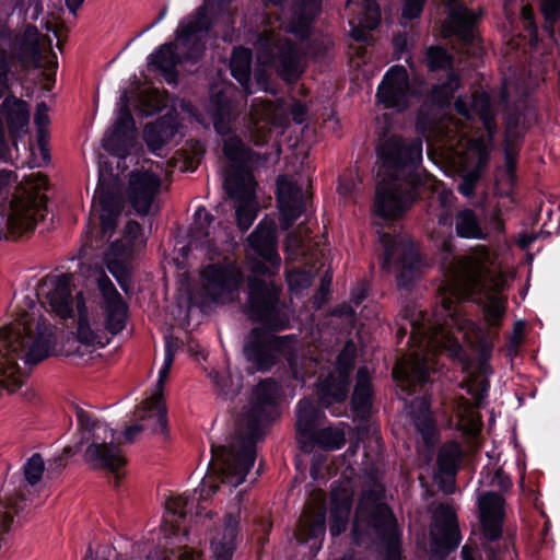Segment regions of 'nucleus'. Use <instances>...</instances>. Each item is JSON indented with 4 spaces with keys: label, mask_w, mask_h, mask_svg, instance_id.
Here are the masks:
<instances>
[{
    "label": "nucleus",
    "mask_w": 560,
    "mask_h": 560,
    "mask_svg": "<svg viewBox=\"0 0 560 560\" xmlns=\"http://www.w3.org/2000/svg\"><path fill=\"white\" fill-rule=\"evenodd\" d=\"M281 386L273 378L260 381L252 390L243 413V432L230 445L211 444L207 475L220 483L240 486L256 460V444L264 429L280 418Z\"/></svg>",
    "instance_id": "nucleus-1"
},
{
    "label": "nucleus",
    "mask_w": 560,
    "mask_h": 560,
    "mask_svg": "<svg viewBox=\"0 0 560 560\" xmlns=\"http://www.w3.org/2000/svg\"><path fill=\"white\" fill-rule=\"evenodd\" d=\"M54 347V336L45 319L35 322L26 311L19 313L15 320L0 328V387L9 392L20 389L27 374L18 359L35 366L52 353Z\"/></svg>",
    "instance_id": "nucleus-2"
},
{
    "label": "nucleus",
    "mask_w": 560,
    "mask_h": 560,
    "mask_svg": "<svg viewBox=\"0 0 560 560\" xmlns=\"http://www.w3.org/2000/svg\"><path fill=\"white\" fill-rule=\"evenodd\" d=\"M353 544L377 541L384 560H402V530L393 509L385 502V487L375 476L362 488L351 528Z\"/></svg>",
    "instance_id": "nucleus-3"
},
{
    "label": "nucleus",
    "mask_w": 560,
    "mask_h": 560,
    "mask_svg": "<svg viewBox=\"0 0 560 560\" xmlns=\"http://www.w3.org/2000/svg\"><path fill=\"white\" fill-rule=\"evenodd\" d=\"M93 208H97L102 237H112L126 201L141 218L150 213L152 203L160 191L162 177H97Z\"/></svg>",
    "instance_id": "nucleus-4"
},
{
    "label": "nucleus",
    "mask_w": 560,
    "mask_h": 560,
    "mask_svg": "<svg viewBox=\"0 0 560 560\" xmlns=\"http://www.w3.org/2000/svg\"><path fill=\"white\" fill-rule=\"evenodd\" d=\"M209 10L207 3L198 7L179 22L175 31V42L160 45L148 56L149 66L158 70L168 84L177 83L179 63L197 62L203 57L207 36L213 27Z\"/></svg>",
    "instance_id": "nucleus-5"
},
{
    "label": "nucleus",
    "mask_w": 560,
    "mask_h": 560,
    "mask_svg": "<svg viewBox=\"0 0 560 560\" xmlns=\"http://www.w3.org/2000/svg\"><path fill=\"white\" fill-rule=\"evenodd\" d=\"M0 177V215L7 218V225L18 236L33 232L47 211V197L40 186L49 177Z\"/></svg>",
    "instance_id": "nucleus-6"
},
{
    "label": "nucleus",
    "mask_w": 560,
    "mask_h": 560,
    "mask_svg": "<svg viewBox=\"0 0 560 560\" xmlns=\"http://www.w3.org/2000/svg\"><path fill=\"white\" fill-rule=\"evenodd\" d=\"M74 412L81 433L75 445L81 447L84 442H90L84 453L85 463L93 469L112 472L118 483L122 477L120 468L127 464V459L120 447L113 442L114 431L78 405L74 406Z\"/></svg>",
    "instance_id": "nucleus-7"
},
{
    "label": "nucleus",
    "mask_w": 560,
    "mask_h": 560,
    "mask_svg": "<svg viewBox=\"0 0 560 560\" xmlns=\"http://www.w3.org/2000/svg\"><path fill=\"white\" fill-rule=\"evenodd\" d=\"M428 183H438V177H381L375 189V214L383 220L402 217Z\"/></svg>",
    "instance_id": "nucleus-8"
},
{
    "label": "nucleus",
    "mask_w": 560,
    "mask_h": 560,
    "mask_svg": "<svg viewBox=\"0 0 560 560\" xmlns=\"http://www.w3.org/2000/svg\"><path fill=\"white\" fill-rule=\"evenodd\" d=\"M77 339L85 346L104 348L110 342V337L118 335L126 327L128 317V304L126 302L102 305L104 318L93 317L90 320L83 294L79 292L77 294Z\"/></svg>",
    "instance_id": "nucleus-9"
},
{
    "label": "nucleus",
    "mask_w": 560,
    "mask_h": 560,
    "mask_svg": "<svg viewBox=\"0 0 560 560\" xmlns=\"http://www.w3.org/2000/svg\"><path fill=\"white\" fill-rule=\"evenodd\" d=\"M280 294L281 287L272 280L248 276L246 308L248 317L269 330L290 328V319L281 308Z\"/></svg>",
    "instance_id": "nucleus-10"
},
{
    "label": "nucleus",
    "mask_w": 560,
    "mask_h": 560,
    "mask_svg": "<svg viewBox=\"0 0 560 560\" xmlns=\"http://www.w3.org/2000/svg\"><path fill=\"white\" fill-rule=\"evenodd\" d=\"M502 101L505 104L503 109L505 127L503 140L505 175H516L521 147L526 132L537 122L538 113L526 96L510 102L508 97L503 95Z\"/></svg>",
    "instance_id": "nucleus-11"
},
{
    "label": "nucleus",
    "mask_w": 560,
    "mask_h": 560,
    "mask_svg": "<svg viewBox=\"0 0 560 560\" xmlns=\"http://www.w3.org/2000/svg\"><path fill=\"white\" fill-rule=\"evenodd\" d=\"M380 243L383 247L380 256L382 269L390 271L394 268L397 287L412 289L420 279L424 266L419 249L411 241H399L389 233H382Z\"/></svg>",
    "instance_id": "nucleus-12"
},
{
    "label": "nucleus",
    "mask_w": 560,
    "mask_h": 560,
    "mask_svg": "<svg viewBox=\"0 0 560 560\" xmlns=\"http://www.w3.org/2000/svg\"><path fill=\"white\" fill-rule=\"evenodd\" d=\"M264 326L254 327L245 337L243 353L248 363L258 372H269L278 363V354H285L295 335L277 336Z\"/></svg>",
    "instance_id": "nucleus-13"
},
{
    "label": "nucleus",
    "mask_w": 560,
    "mask_h": 560,
    "mask_svg": "<svg viewBox=\"0 0 560 560\" xmlns=\"http://www.w3.org/2000/svg\"><path fill=\"white\" fill-rule=\"evenodd\" d=\"M376 156L382 167L393 172L387 175H420L417 168L422 161V141L407 142L394 135L377 147ZM422 175L432 174L425 171Z\"/></svg>",
    "instance_id": "nucleus-14"
},
{
    "label": "nucleus",
    "mask_w": 560,
    "mask_h": 560,
    "mask_svg": "<svg viewBox=\"0 0 560 560\" xmlns=\"http://www.w3.org/2000/svg\"><path fill=\"white\" fill-rule=\"evenodd\" d=\"M471 108L478 116L486 135L478 136L468 141V153L474 163V170L464 175H482L490 161L493 140L498 131V124L491 100L487 94L476 97ZM445 175L451 174L445 173ZM457 175L463 174L458 173Z\"/></svg>",
    "instance_id": "nucleus-15"
},
{
    "label": "nucleus",
    "mask_w": 560,
    "mask_h": 560,
    "mask_svg": "<svg viewBox=\"0 0 560 560\" xmlns=\"http://www.w3.org/2000/svg\"><path fill=\"white\" fill-rule=\"evenodd\" d=\"M267 161L266 155L254 151L237 136H231L223 140L222 175H254Z\"/></svg>",
    "instance_id": "nucleus-16"
},
{
    "label": "nucleus",
    "mask_w": 560,
    "mask_h": 560,
    "mask_svg": "<svg viewBox=\"0 0 560 560\" xmlns=\"http://www.w3.org/2000/svg\"><path fill=\"white\" fill-rule=\"evenodd\" d=\"M268 57L278 77L287 84H295L302 77V52L299 45L291 38L281 36L271 38Z\"/></svg>",
    "instance_id": "nucleus-17"
},
{
    "label": "nucleus",
    "mask_w": 560,
    "mask_h": 560,
    "mask_svg": "<svg viewBox=\"0 0 560 560\" xmlns=\"http://www.w3.org/2000/svg\"><path fill=\"white\" fill-rule=\"evenodd\" d=\"M409 78L404 66L390 67L383 77L376 92V100L387 109L398 113L405 112L409 106Z\"/></svg>",
    "instance_id": "nucleus-18"
},
{
    "label": "nucleus",
    "mask_w": 560,
    "mask_h": 560,
    "mask_svg": "<svg viewBox=\"0 0 560 560\" xmlns=\"http://www.w3.org/2000/svg\"><path fill=\"white\" fill-rule=\"evenodd\" d=\"M430 374L429 359L418 353L398 361L393 369L394 381L400 390L408 396L424 389L431 382Z\"/></svg>",
    "instance_id": "nucleus-19"
},
{
    "label": "nucleus",
    "mask_w": 560,
    "mask_h": 560,
    "mask_svg": "<svg viewBox=\"0 0 560 560\" xmlns=\"http://www.w3.org/2000/svg\"><path fill=\"white\" fill-rule=\"evenodd\" d=\"M37 295L45 296L50 311L60 318L74 316L70 276H46L37 285Z\"/></svg>",
    "instance_id": "nucleus-20"
},
{
    "label": "nucleus",
    "mask_w": 560,
    "mask_h": 560,
    "mask_svg": "<svg viewBox=\"0 0 560 560\" xmlns=\"http://www.w3.org/2000/svg\"><path fill=\"white\" fill-rule=\"evenodd\" d=\"M438 533L432 535L431 551L439 560H445L460 544L462 536L454 510L442 505L435 515Z\"/></svg>",
    "instance_id": "nucleus-21"
},
{
    "label": "nucleus",
    "mask_w": 560,
    "mask_h": 560,
    "mask_svg": "<svg viewBox=\"0 0 560 560\" xmlns=\"http://www.w3.org/2000/svg\"><path fill=\"white\" fill-rule=\"evenodd\" d=\"M180 128L179 115L172 109L154 121L145 124L142 139L151 153L161 156L160 152L175 139Z\"/></svg>",
    "instance_id": "nucleus-22"
},
{
    "label": "nucleus",
    "mask_w": 560,
    "mask_h": 560,
    "mask_svg": "<svg viewBox=\"0 0 560 560\" xmlns=\"http://www.w3.org/2000/svg\"><path fill=\"white\" fill-rule=\"evenodd\" d=\"M136 131L135 118L125 109L122 117H117L113 130L104 137L103 148L112 156L118 159L117 167L129 156L135 144Z\"/></svg>",
    "instance_id": "nucleus-23"
},
{
    "label": "nucleus",
    "mask_w": 560,
    "mask_h": 560,
    "mask_svg": "<svg viewBox=\"0 0 560 560\" xmlns=\"http://www.w3.org/2000/svg\"><path fill=\"white\" fill-rule=\"evenodd\" d=\"M447 18L445 28L465 46H474L477 40L475 26L479 20L472 10L459 0H448L445 3Z\"/></svg>",
    "instance_id": "nucleus-24"
},
{
    "label": "nucleus",
    "mask_w": 560,
    "mask_h": 560,
    "mask_svg": "<svg viewBox=\"0 0 560 560\" xmlns=\"http://www.w3.org/2000/svg\"><path fill=\"white\" fill-rule=\"evenodd\" d=\"M290 177H277L276 199L281 222L290 228L305 210L303 190L300 185L289 180Z\"/></svg>",
    "instance_id": "nucleus-25"
},
{
    "label": "nucleus",
    "mask_w": 560,
    "mask_h": 560,
    "mask_svg": "<svg viewBox=\"0 0 560 560\" xmlns=\"http://www.w3.org/2000/svg\"><path fill=\"white\" fill-rule=\"evenodd\" d=\"M323 0H293L288 32L300 40H307L313 33V23L322 12Z\"/></svg>",
    "instance_id": "nucleus-26"
},
{
    "label": "nucleus",
    "mask_w": 560,
    "mask_h": 560,
    "mask_svg": "<svg viewBox=\"0 0 560 560\" xmlns=\"http://www.w3.org/2000/svg\"><path fill=\"white\" fill-rule=\"evenodd\" d=\"M208 290L219 294L236 292L244 281L242 271L233 265L210 264L203 272Z\"/></svg>",
    "instance_id": "nucleus-27"
},
{
    "label": "nucleus",
    "mask_w": 560,
    "mask_h": 560,
    "mask_svg": "<svg viewBox=\"0 0 560 560\" xmlns=\"http://www.w3.org/2000/svg\"><path fill=\"white\" fill-rule=\"evenodd\" d=\"M247 243L259 258L268 259L273 266L280 261L277 230L271 223L259 222L248 235Z\"/></svg>",
    "instance_id": "nucleus-28"
},
{
    "label": "nucleus",
    "mask_w": 560,
    "mask_h": 560,
    "mask_svg": "<svg viewBox=\"0 0 560 560\" xmlns=\"http://www.w3.org/2000/svg\"><path fill=\"white\" fill-rule=\"evenodd\" d=\"M319 405L316 406L312 400L303 398L296 405V438L300 445L311 439L314 432L319 429L325 413Z\"/></svg>",
    "instance_id": "nucleus-29"
},
{
    "label": "nucleus",
    "mask_w": 560,
    "mask_h": 560,
    "mask_svg": "<svg viewBox=\"0 0 560 560\" xmlns=\"http://www.w3.org/2000/svg\"><path fill=\"white\" fill-rule=\"evenodd\" d=\"M350 383L329 372L319 377L316 384L317 404L328 409L334 404H342L349 395Z\"/></svg>",
    "instance_id": "nucleus-30"
},
{
    "label": "nucleus",
    "mask_w": 560,
    "mask_h": 560,
    "mask_svg": "<svg viewBox=\"0 0 560 560\" xmlns=\"http://www.w3.org/2000/svg\"><path fill=\"white\" fill-rule=\"evenodd\" d=\"M234 107L235 103L228 91L221 89L211 92L207 110L218 132L222 133L230 129Z\"/></svg>",
    "instance_id": "nucleus-31"
},
{
    "label": "nucleus",
    "mask_w": 560,
    "mask_h": 560,
    "mask_svg": "<svg viewBox=\"0 0 560 560\" xmlns=\"http://www.w3.org/2000/svg\"><path fill=\"white\" fill-rule=\"evenodd\" d=\"M410 417L425 446H433L438 436V428L430 401L425 398L416 399L411 405Z\"/></svg>",
    "instance_id": "nucleus-32"
},
{
    "label": "nucleus",
    "mask_w": 560,
    "mask_h": 560,
    "mask_svg": "<svg viewBox=\"0 0 560 560\" xmlns=\"http://www.w3.org/2000/svg\"><path fill=\"white\" fill-rule=\"evenodd\" d=\"M166 380L158 378L156 381V393L144 402L141 415L139 416L142 420H153L154 433H165L167 431V417L166 406L163 398V387Z\"/></svg>",
    "instance_id": "nucleus-33"
},
{
    "label": "nucleus",
    "mask_w": 560,
    "mask_h": 560,
    "mask_svg": "<svg viewBox=\"0 0 560 560\" xmlns=\"http://www.w3.org/2000/svg\"><path fill=\"white\" fill-rule=\"evenodd\" d=\"M238 532V516L232 513H228L224 517V529L222 538L219 541L212 542L215 560H232L236 550V539Z\"/></svg>",
    "instance_id": "nucleus-34"
},
{
    "label": "nucleus",
    "mask_w": 560,
    "mask_h": 560,
    "mask_svg": "<svg viewBox=\"0 0 560 560\" xmlns=\"http://www.w3.org/2000/svg\"><path fill=\"white\" fill-rule=\"evenodd\" d=\"M460 79L455 71L447 72L445 79L436 84H433L424 94L425 104L436 107H443L450 104L454 97L455 92L459 89Z\"/></svg>",
    "instance_id": "nucleus-35"
},
{
    "label": "nucleus",
    "mask_w": 560,
    "mask_h": 560,
    "mask_svg": "<svg viewBox=\"0 0 560 560\" xmlns=\"http://www.w3.org/2000/svg\"><path fill=\"white\" fill-rule=\"evenodd\" d=\"M3 106L5 108V120L9 135L12 140L15 141L27 131L30 112L26 103L18 98H13L12 106H10V100L7 98Z\"/></svg>",
    "instance_id": "nucleus-36"
},
{
    "label": "nucleus",
    "mask_w": 560,
    "mask_h": 560,
    "mask_svg": "<svg viewBox=\"0 0 560 560\" xmlns=\"http://www.w3.org/2000/svg\"><path fill=\"white\" fill-rule=\"evenodd\" d=\"M346 443L345 433L341 430L327 427L317 429L313 436L301 445V450L305 453L313 451L315 447L325 451L340 450Z\"/></svg>",
    "instance_id": "nucleus-37"
},
{
    "label": "nucleus",
    "mask_w": 560,
    "mask_h": 560,
    "mask_svg": "<svg viewBox=\"0 0 560 560\" xmlns=\"http://www.w3.org/2000/svg\"><path fill=\"white\" fill-rule=\"evenodd\" d=\"M455 232L460 238L467 240H486L487 234L483 232L480 221L476 212L470 208L459 210L455 215Z\"/></svg>",
    "instance_id": "nucleus-38"
},
{
    "label": "nucleus",
    "mask_w": 560,
    "mask_h": 560,
    "mask_svg": "<svg viewBox=\"0 0 560 560\" xmlns=\"http://www.w3.org/2000/svg\"><path fill=\"white\" fill-rule=\"evenodd\" d=\"M35 37H30L28 31L22 36L19 42L18 59L23 68L39 69L42 67V49L37 38L38 31L35 26L32 27Z\"/></svg>",
    "instance_id": "nucleus-39"
},
{
    "label": "nucleus",
    "mask_w": 560,
    "mask_h": 560,
    "mask_svg": "<svg viewBox=\"0 0 560 560\" xmlns=\"http://www.w3.org/2000/svg\"><path fill=\"white\" fill-rule=\"evenodd\" d=\"M256 177H223V187L228 195L238 202H256Z\"/></svg>",
    "instance_id": "nucleus-40"
},
{
    "label": "nucleus",
    "mask_w": 560,
    "mask_h": 560,
    "mask_svg": "<svg viewBox=\"0 0 560 560\" xmlns=\"http://www.w3.org/2000/svg\"><path fill=\"white\" fill-rule=\"evenodd\" d=\"M142 235L143 226L136 220H129L124 228L121 240L113 242L110 249L116 255L128 256L132 254Z\"/></svg>",
    "instance_id": "nucleus-41"
},
{
    "label": "nucleus",
    "mask_w": 560,
    "mask_h": 560,
    "mask_svg": "<svg viewBox=\"0 0 560 560\" xmlns=\"http://www.w3.org/2000/svg\"><path fill=\"white\" fill-rule=\"evenodd\" d=\"M479 516L505 517V499L494 491L483 492L478 499Z\"/></svg>",
    "instance_id": "nucleus-42"
},
{
    "label": "nucleus",
    "mask_w": 560,
    "mask_h": 560,
    "mask_svg": "<svg viewBox=\"0 0 560 560\" xmlns=\"http://www.w3.org/2000/svg\"><path fill=\"white\" fill-rule=\"evenodd\" d=\"M357 349L352 340H348L336 358V365L331 373L350 383L354 369Z\"/></svg>",
    "instance_id": "nucleus-43"
},
{
    "label": "nucleus",
    "mask_w": 560,
    "mask_h": 560,
    "mask_svg": "<svg viewBox=\"0 0 560 560\" xmlns=\"http://www.w3.org/2000/svg\"><path fill=\"white\" fill-rule=\"evenodd\" d=\"M454 59L452 55L442 46H430L425 50V66L430 72L454 71Z\"/></svg>",
    "instance_id": "nucleus-44"
},
{
    "label": "nucleus",
    "mask_w": 560,
    "mask_h": 560,
    "mask_svg": "<svg viewBox=\"0 0 560 560\" xmlns=\"http://www.w3.org/2000/svg\"><path fill=\"white\" fill-rule=\"evenodd\" d=\"M107 269L127 295L133 292L132 270L128 261L114 258L107 262Z\"/></svg>",
    "instance_id": "nucleus-45"
},
{
    "label": "nucleus",
    "mask_w": 560,
    "mask_h": 560,
    "mask_svg": "<svg viewBox=\"0 0 560 560\" xmlns=\"http://www.w3.org/2000/svg\"><path fill=\"white\" fill-rule=\"evenodd\" d=\"M372 387L369 381L358 380L351 397V407L357 413H368L372 407Z\"/></svg>",
    "instance_id": "nucleus-46"
},
{
    "label": "nucleus",
    "mask_w": 560,
    "mask_h": 560,
    "mask_svg": "<svg viewBox=\"0 0 560 560\" xmlns=\"http://www.w3.org/2000/svg\"><path fill=\"white\" fill-rule=\"evenodd\" d=\"M482 546L488 549L487 544L495 542L501 539L503 533L504 518L479 516Z\"/></svg>",
    "instance_id": "nucleus-47"
},
{
    "label": "nucleus",
    "mask_w": 560,
    "mask_h": 560,
    "mask_svg": "<svg viewBox=\"0 0 560 560\" xmlns=\"http://www.w3.org/2000/svg\"><path fill=\"white\" fill-rule=\"evenodd\" d=\"M480 476L483 483L497 487L501 492L510 491L513 486L510 475H508L501 467L497 468L493 474H491L489 467H483Z\"/></svg>",
    "instance_id": "nucleus-48"
},
{
    "label": "nucleus",
    "mask_w": 560,
    "mask_h": 560,
    "mask_svg": "<svg viewBox=\"0 0 560 560\" xmlns=\"http://www.w3.org/2000/svg\"><path fill=\"white\" fill-rule=\"evenodd\" d=\"M257 217L256 202H240L235 210L236 225L241 232H246Z\"/></svg>",
    "instance_id": "nucleus-49"
},
{
    "label": "nucleus",
    "mask_w": 560,
    "mask_h": 560,
    "mask_svg": "<svg viewBox=\"0 0 560 560\" xmlns=\"http://www.w3.org/2000/svg\"><path fill=\"white\" fill-rule=\"evenodd\" d=\"M23 469H24L25 480L31 486H35L36 483H38L40 481L44 470H45L44 459L40 456V454H38V453L33 454L25 463Z\"/></svg>",
    "instance_id": "nucleus-50"
},
{
    "label": "nucleus",
    "mask_w": 560,
    "mask_h": 560,
    "mask_svg": "<svg viewBox=\"0 0 560 560\" xmlns=\"http://www.w3.org/2000/svg\"><path fill=\"white\" fill-rule=\"evenodd\" d=\"M438 471L444 476L454 477L457 471V455L446 448H441L436 456Z\"/></svg>",
    "instance_id": "nucleus-51"
},
{
    "label": "nucleus",
    "mask_w": 560,
    "mask_h": 560,
    "mask_svg": "<svg viewBox=\"0 0 560 560\" xmlns=\"http://www.w3.org/2000/svg\"><path fill=\"white\" fill-rule=\"evenodd\" d=\"M330 513L350 516L352 497L345 490H332L330 498Z\"/></svg>",
    "instance_id": "nucleus-52"
},
{
    "label": "nucleus",
    "mask_w": 560,
    "mask_h": 560,
    "mask_svg": "<svg viewBox=\"0 0 560 560\" xmlns=\"http://www.w3.org/2000/svg\"><path fill=\"white\" fill-rule=\"evenodd\" d=\"M98 290L103 298L102 305L126 302L106 275L98 279Z\"/></svg>",
    "instance_id": "nucleus-53"
},
{
    "label": "nucleus",
    "mask_w": 560,
    "mask_h": 560,
    "mask_svg": "<svg viewBox=\"0 0 560 560\" xmlns=\"http://www.w3.org/2000/svg\"><path fill=\"white\" fill-rule=\"evenodd\" d=\"M425 3L427 0H404L400 14L401 25L405 26L407 22L419 20L423 13Z\"/></svg>",
    "instance_id": "nucleus-54"
},
{
    "label": "nucleus",
    "mask_w": 560,
    "mask_h": 560,
    "mask_svg": "<svg viewBox=\"0 0 560 560\" xmlns=\"http://www.w3.org/2000/svg\"><path fill=\"white\" fill-rule=\"evenodd\" d=\"M506 308V302L498 296H492L485 306V316L489 325L498 326Z\"/></svg>",
    "instance_id": "nucleus-55"
},
{
    "label": "nucleus",
    "mask_w": 560,
    "mask_h": 560,
    "mask_svg": "<svg viewBox=\"0 0 560 560\" xmlns=\"http://www.w3.org/2000/svg\"><path fill=\"white\" fill-rule=\"evenodd\" d=\"M363 18L362 24L369 30H374L381 22V7L376 0H362Z\"/></svg>",
    "instance_id": "nucleus-56"
},
{
    "label": "nucleus",
    "mask_w": 560,
    "mask_h": 560,
    "mask_svg": "<svg viewBox=\"0 0 560 560\" xmlns=\"http://www.w3.org/2000/svg\"><path fill=\"white\" fill-rule=\"evenodd\" d=\"M287 282L292 292L299 293L311 287L313 276L305 270H294L287 275Z\"/></svg>",
    "instance_id": "nucleus-57"
},
{
    "label": "nucleus",
    "mask_w": 560,
    "mask_h": 560,
    "mask_svg": "<svg viewBox=\"0 0 560 560\" xmlns=\"http://www.w3.org/2000/svg\"><path fill=\"white\" fill-rule=\"evenodd\" d=\"M213 383L219 388V393L224 399L233 400L240 392V387L235 386L230 376L215 372Z\"/></svg>",
    "instance_id": "nucleus-58"
},
{
    "label": "nucleus",
    "mask_w": 560,
    "mask_h": 560,
    "mask_svg": "<svg viewBox=\"0 0 560 560\" xmlns=\"http://www.w3.org/2000/svg\"><path fill=\"white\" fill-rule=\"evenodd\" d=\"M326 533L325 513H318L304 528L306 540H323Z\"/></svg>",
    "instance_id": "nucleus-59"
},
{
    "label": "nucleus",
    "mask_w": 560,
    "mask_h": 560,
    "mask_svg": "<svg viewBox=\"0 0 560 560\" xmlns=\"http://www.w3.org/2000/svg\"><path fill=\"white\" fill-rule=\"evenodd\" d=\"M247 54L249 55V50ZM231 74L245 89L247 93H252V91H249V84L252 80L249 57L245 62H233L231 67Z\"/></svg>",
    "instance_id": "nucleus-60"
},
{
    "label": "nucleus",
    "mask_w": 560,
    "mask_h": 560,
    "mask_svg": "<svg viewBox=\"0 0 560 560\" xmlns=\"http://www.w3.org/2000/svg\"><path fill=\"white\" fill-rule=\"evenodd\" d=\"M362 177H338L337 191L346 198H354L360 191Z\"/></svg>",
    "instance_id": "nucleus-61"
},
{
    "label": "nucleus",
    "mask_w": 560,
    "mask_h": 560,
    "mask_svg": "<svg viewBox=\"0 0 560 560\" xmlns=\"http://www.w3.org/2000/svg\"><path fill=\"white\" fill-rule=\"evenodd\" d=\"M425 103L421 105V107L417 112L416 116V130L418 133L425 136L431 131L434 125V118L430 110L427 108Z\"/></svg>",
    "instance_id": "nucleus-62"
},
{
    "label": "nucleus",
    "mask_w": 560,
    "mask_h": 560,
    "mask_svg": "<svg viewBox=\"0 0 560 560\" xmlns=\"http://www.w3.org/2000/svg\"><path fill=\"white\" fill-rule=\"evenodd\" d=\"M280 266H281V260L277 265L273 266V265H271V261H269L268 259H262V258L256 259L253 261V265H252V271L254 273L253 276H256L258 278H261V277L271 278L279 272Z\"/></svg>",
    "instance_id": "nucleus-63"
},
{
    "label": "nucleus",
    "mask_w": 560,
    "mask_h": 560,
    "mask_svg": "<svg viewBox=\"0 0 560 560\" xmlns=\"http://www.w3.org/2000/svg\"><path fill=\"white\" fill-rule=\"evenodd\" d=\"M540 10L550 25L560 21V0H540Z\"/></svg>",
    "instance_id": "nucleus-64"
}]
</instances>
